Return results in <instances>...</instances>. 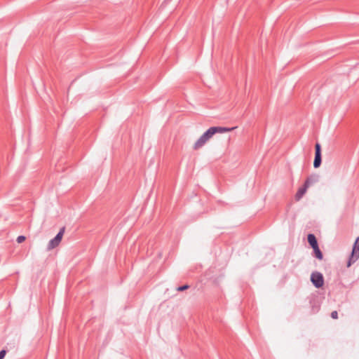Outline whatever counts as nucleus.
Listing matches in <instances>:
<instances>
[{
    "label": "nucleus",
    "mask_w": 359,
    "mask_h": 359,
    "mask_svg": "<svg viewBox=\"0 0 359 359\" xmlns=\"http://www.w3.org/2000/svg\"><path fill=\"white\" fill-rule=\"evenodd\" d=\"M236 128L237 127L227 128V127H221V126H212L215 134L230 132V131L233 130Z\"/></svg>",
    "instance_id": "obj_6"
},
{
    "label": "nucleus",
    "mask_w": 359,
    "mask_h": 359,
    "mask_svg": "<svg viewBox=\"0 0 359 359\" xmlns=\"http://www.w3.org/2000/svg\"><path fill=\"white\" fill-rule=\"evenodd\" d=\"M206 140H205V138L203 137H202V135L198 139V140L195 142L194 145V149H198L201 147H202L205 143H206Z\"/></svg>",
    "instance_id": "obj_10"
},
{
    "label": "nucleus",
    "mask_w": 359,
    "mask_h": 359,
    "mask_svg": "<svg viewBox=\"0 0 359 359\" xmlns=\"http://www.w3.org/2000/svg\"><path fill=\"white\" fill-rule=\"evenodd\" d=\"M307 241L311 248H314L318 245V240L313 233L308 234Z\"/></svg>",
    "instance_id": "obj_7"
},
{
    "label": "nucleus",
    "mask_w": 359,
    "mask_h": 359,
    "mask_svg": "<svg viewBox=\"0 0 359 359\" xmlns=\"http://www.w3.org/2000/svg\"><path fill=\"white\" fill-rule=\"evenodd\" d=\"M214 135L215 132L213 128L212 127H210L202 135V137H203L208 142Z\"/></svg>",
    "instance_id": "obj_11"
},
{
    "label": "nucleus",
    "mask_w": 359,
    "mask_h": 359,
    "mask_svg": "<svg viewBox=\"0 0 359 359\" xmlns=\"http://www.w3.org/2000/svg\"><path fill=\"white\" fill-rule=\"evenodd\" d=\"M6 350L2 349L0 351V359H4L6 354Z\"/></svg>",
    "instance_id": "obj_14"
},
{
    "label": "nucleus",
    "mask_w": 359,
    "mask_h": 359,
    "mask_svg": "<svg viewBox=\"0 0 359 359\" xmlns=\"http://www.w3.org/2000/svg\"><path fill=\"white\" fill-rule=\"evenodd\" d=\"M189 287H190L189 285L185 284V285L177 287V290L178 292H182V291H184V290L189 289Z\"/></svg>",
    "instance_id": "obj_12"
},
{
    "label": "nucleus",
    "mask_w": 359,
    "mask_h": 359,
    "mask_svg": "<svg viewBox=\"0 0 359 359\" xmlns=\"http://www.w3.org/2000/svg\"><path fill=\"white\" fill-rule=\"evenodd\" d=\"M319 175H317V174H313V175H309L305 180L304 182V184L306 186H307L308 187H309L311 185L316 183L318 182L319 180Z\"/></svg>",
    "instance_id": "obj_5"
},
{
    "label": "nucleus",
    "mask_w": 359,
    "mask_h": 359,
    "mask_svg": "<svg viewBox=\"0 0 359 359\" xmlns=\"http://www.w3.org/2000/svg\"><path fill=\"white\" fill-rule=\"evenodd\" d=\"M359 259V236L356 238L352 248L351 252L348 257L346 266L348 268Z\"/></svg>",
    "instance_id": "obj_1"
},
{
    "label": "nucleus",
    "mask_w": 359,
    "mask_h": 359,
    "mask_svg": "<svg viewBox=\"0 0 359 359\" xmlns=\"http://www.w3.org/2000/svg\"><path fill=\"white\" fill-rule=\"evenodd\" d=\"M308 188L309 187L304 184L303 186L302 187H300L298 189L297 192L296 193L295 199L297 201H299L303 197V196L305 194Z\"/></svg>",
    "instance_id": "obj_8"
},
{
    "label": "nucleus",
    "mask_w": 359,
    "mask_h": 359,
    "mask_svg": "<svg viewBox=\"0 0 359 359\" xmlns=\"http://www.w3.org/2000/svg\"><path fill=\"white\" fill-rule=\"evenodd\" d=\"M322 163V149L319 142L315 144V157L313 161V167L318 168L320 166Z\"/></svg>",
    "instance_id": "obj_4"
},
{
    "label": "nucleus",
    "mask_w": 359,
    "mask_h": 359,
    "mask_svg": "<svg viewBox=\"0 0 359 359\" xmlns=\"http://www.w3.org/2000/svg\"><path fill=\"white\" fill-rule=\"evenodd\" d=\"M26 239L25 236H19L18 238H17V242L18 243H22Z\"/></svg>",
    "instance_id": "obj_13"
},
{
    "label": "nucleus",
    "mask_w": 359,
    "mask_h": 359,
    "mask_svg": "<svg viewBox=\"0 0 359 359\" xmlns=\"http://www.w3.org/2000/svg\"><path fill=\"white\" fill-rule=\"evenodd\" d=\"M311 282L316 288H321L324 285L323 275L318 271H313L311 274Z\"/></svg>",
    "instance_id": "obj_2"
},
{
    "label": "nucleus",
    "mask_w": 359,
    "mask_h": 359,
    "mask_svg": "<svg viewBox=\"0 0 359 359\" xmlns=\"http://www.w3.org/2000/svg\"><path fill=\"white\" fill-rule=\"evenodd\" d=\"M65 231V226L62 227L60 229L59 232L56 234V236L49 241V243L47 245L48 250L54 249L60 244V243L62 241Z\"/></svg>",
    "instance_id": "obj_3"
},
{
    "label": "nucleus",
    "mask_w": 359,
    "mask_h": 359,
    "mask_svg": "<svg viewBox=\"0 0 359 359\" xmlns=\"http://www.w3.org/2000/svg\"><path fill=\"white\" fill-rule=\"evenodd\" d=\"M330 316L333 318V319H337L338 318V313L337 311H333L332 313H331V315Z\"/></svg>",
    "instance_id": "obj_15"
},
{
    "label": "nucleus",
    "mask_w": 359,
    "mask_h": 359,
    "mask_svg": "<svg viewBox=\"0 0 359 359\" xmlns=\"http://www.w3.org/2000/svg\"><path fill=\"white\" fill-rule=\"evenodd\" d=\"M312 249H313V256L316 259H318L319 260H322L323 259V254L322 251L320 250L319 245L312 248Z\"/></svg>",
    "instance_id": "obj_9"
}]
</instances>
